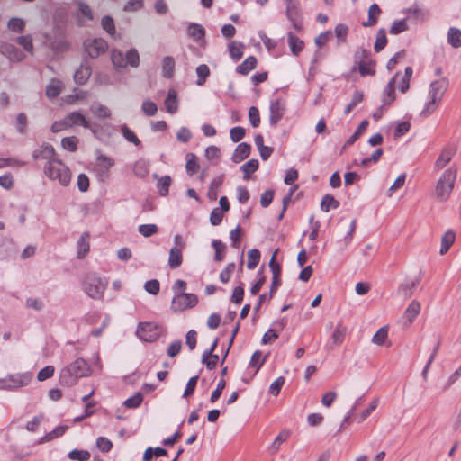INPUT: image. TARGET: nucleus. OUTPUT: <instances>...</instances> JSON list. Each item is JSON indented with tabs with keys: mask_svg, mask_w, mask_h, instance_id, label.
<instances>
[{
	"mask_svg": "<svg viewBox=\"0 0 461 461\" xmlns=\"http://www.w3.org/2000/svg\"><path fill=\"white\" fill-rule=\"evenodd\" d=\"M90 374L91 368L88 363L78 357L60 370L59 383L63 386L70 387L75 385L79 378L88 376Z\"/></svg>",
	"mask_w": 461,
	"mask_h": 461,
	"instance_id": "f257e3e1",
	"label": "nucleus"
},
{
	"mask_svg": "<svg viewBox=\"0 0 461 461\" xmlns=\"http://www.w3.org/2000/svg\"><path fill=\"white\" fill-rule=\"evenodd\" d=\"M457 170L451 167L439 176L434 187V202L444 203L450 198L456 180Z\"/></svg>",
	"mask_w": 461,
	"mask_h": 461,
	"instance_id": "f03ea898",
	"label": "nucleus"
},
{
	"mask_svg": "<svg viewBox=\"0 0 461 461\" xmlns=\"http://www.w3.org/2000/svg\"><path fill=\"white\" fill-rule=\"evenodd\" d=\"M43 172L48 178L58 181L63 186H67L70 183L71 172L59 158L46 163L43 167Z\"/></svg>",
	"mask_w": 461,
	"mask_h": 461,
	"instance_id": "7ed1b4c3",
	"label": "nucleus"
},
{
	"mask_svg": "<svg viewBox=\"0 0 461 461\" xmlns=\"http://www.w3.org/2000/svg\"><path fill=\"white\" fill-rule=\"evenodd\" d=\"M108 282L104 278L100 277L95 273L86 276L83 282V290L94 300H101L104 297Z\"/></svg>",
	"mask_w": 461,
	"mask_h": 461,
	"instance_id": "20e7f679",
	"label": "nucleus"
},
{
	"mask_svg": "<svg viewBox=\"0 0 461 461\" xmlns=\"http://www.w3.org/2000/svg\"><path fill=\"white\" fill-rule=\"evenodd\" d=\"M111 59L117 68H125L127 66L137 68L140 65V55L136 49H130L125 54L119 50H113Z\"/></svg>",
	"mask_w": 461,
	"mask_h": 461,
	"instance_id": "39448f33",
	"label": "nucleus"
},
{
	"mask_svg": "<svg viewBox=\"0 0 461 461\" xmlns=\"http://www.w3.org/2000/svg\"><path fill=\"white\" fill-rule=\"evenodd\" d=\"M32 380V375L28 373L10 375L0 380V389L16 390L26 386Z\"/></svg>",
	"mask_w": 461,
	"mask_h": 461,
	"instance_id": "423d86ee",
	"label": "nucleus"
},
{
	"mask_svg": "<svg viewBox=\"0 0 461 461\" xmlns=\"http://www.w3.org/2000/svg\"><path fill=\"white\" fill-rule=\"evenodd\" d=\"M198 303V297L194 294L178 293L175 294L171 309L173 312H183L187 308H192Z\"/></svg>",
	"mask_w": 461,
	"mask_h": 461,
	"instance_id": "0eeeda50",
	"label": "nucleus"
},
{
	"mask_svg": "<svg viewBox=\"0 0 461 461\" xmlns=\"http://www.w3.org/2000/svg\"><path fill=\"white\" fill-rule=\"evenodd\" d=\"M137 335L144 341L153 342L161 335V328L154 322L140 323L137 329Z\"/></svg>",
	"mask_w": 461,
	"mask_h": 461,
	"instance_id": "6e6552de",
	"label": "nucleus"
},
{
	"mask_svg": "<svg viewBox=\"0 0 461 461\" xmlns=\"http://www.w3.org/2000/svg\"><path fill=\"white\" fill-rule=\"evenodd\" d=\"M84 47L90 58L96 59L106 51L108 45L104 39L95 38L86 40Z\"/></svg>",
	"mask_w": 461,
	"mask_h": 461,
	"instance_id": "1a4fd4ad",
	"label": "nucleus"
},
{
	"mask_svg": "<svg viewBox=\"0 0 461 461\" xmlns=\"http://www.w3.org/2000/svg\"><path fill=\"white\" fill-rule=\"evenodd\" d=\"M43 43L56 53L66 51L69 48V43L65 39L63 31L59 32L55 40H51L50 34H43Z\"/></svg>",
	"mask_w": 461,
	"mask_h": 461,
	"instance_id": "9d476101",
	"label": "nucleus"
},
{
	"mask_svg": "<svg viewBox=\"0 0 461 461\" xmlns=\"http://www.w3.org/2000/svg\"><path fill=\"white\" fill-rule=\"evenodd\" d=\"M32 158L34 159L46 160V163L58 159L54 148L49 143H43L35 149L32 153Z\"/></svg>",
	"mask_w": 461,
	"mask_h": 461,
	"instance_id": "9b49d317",
	"label": "nucleus"
},
{
	"mask_svg": "<svg viewBox=\"0 0 461 461\" xmlns=\"http://www.w3.org/2000/svg\"><path fill=\"white\" fill-rule=\"evenodd\" d=\"M270 116L269 122L272 126H276L277 122L282 119L285 111V104L281 99H276L270 104Z\"/></svg>",
	"mask_w": 461,
	"mask_h": 461,
	"instance_id": "f8f14e48",
	"label": "nucleus"
},
{
	"mask_svg": "<svg viewBox=\"0 0 461 461\" xmlns=\"http://www.w3.org/2000/svg\"><path fill=\"white\" fill-rule=\"evenodd\" d=\"M449 86V80L446 77L434 80V107L438 106Z\"/></svg>",
	"mask_w": 461,
	"mask_h": 461,
	"instance_id": "ddd939ff",
	"label": "nucleus"
},
{
	"mask_svg": "<svg viewBox=\"0 0 461 461\" xmlns=\"http://www.w3.org/2000/svg\"><path fill=\"white\" fill-rule=\"evenodd\" d=\"M1 51L10 61L13 62H20L25 59V54L13 44H4L1 47Z\"/></svg>",
	"mask_w": 461,
	"mask_h": 461,
	"instance_id": "4468645a",
	"label": "nucleus"
},
{
	"mask_svg": "<svg viewBox=\"0 0 461 461\" xmlns=\"http://www.w3.org/2000/svg\"><path fill=\"white\" fill-rule=\"evenodd\" d=\"M456 149L453 145L446 146L440 152L438 159L435 162V166L438 168L444 167L447 163H449L456 154Z\"/></svg>",
	"mask_w": 461,
	"mask_h": 461,
	"instance_id": "2eb2a0df",
	"label": "nucleus"
},
{
	"mask_svg": "<svg viewBox=\"0 0 461 461\" xmlns=\"http://www.w3.org/2000/svg\"><path fill=\"white\" fill-rule=\"evenodd\" d=\"M66 118L69 128L73 126H83L86 129L90 128L89 122L80 112H72L66 115Z\"/></svg>",
	"mask_w": 461,
	"mask_h": 461,
	"instance_id": "dca6fc26",
	"label": "nucleus"
},
{
	"mask_svg": "<svg viewBox=\"0 0 461 461\" xmlns=\"http://www.w3.org/2000/svg\"><path fill=\"white\" fill-rule=\"evenodd\" d=\"M398 76V73L388 82L383 91V104L389 105L395 99V77Z\"/></svg>",
	"mask_w": 461,
	"mask_h": 461,
	"instance_id": "f3484780",
	"label": "nucleus"
},
{
	"mask_svg": "<svg viewBox=\"0 0 461 461\" xmlns=\"http://www.w3.org/2000/svg\"><path fill=\"white\" fill-rule=\"evenodd\" d=\"M153 177L158 180L157 189L161 196H167L168 194L169 186L172 184V179L169 176H158L157 174H153Z\"/></svg>",
	"mask_w": 461,
	"mask_h": 461,
	"instance_id": "a211bd4d",
	"label": "nucleus"
},
{
	"mask_svg": "<svg viewBox=\"0 0 461 461\" xmlns=\"http://www.w3.org/2000/svg\"><path fill=\"white\" fill-rule=\"evenodd\" d=\"M249 154L250 145L246 142H242L236 147L231 159L234 163H240L245 158H247L249 156Z\"/></svg>",
	"mask_w": 461,
	"mask_h": 461,
	"instance_id": "6ab92c4d",
	"label": "nucleus"
},
{
	"mask_svg": "<svg viewBox=\"0 0 461 461\" xmlns=\"http://www.w3.org/2000/svg\"><path fill=\"white\" fill-rule=\"evenodd\" d=\"M92 73L91 68L88 65L81 64L74 74V80L77 85H84L86 83Z\"/></svg>",
	"mask_w": 461,
	"mask_h": 461,
	"instance_id": "aec40b11",
	"label": "nucleus"
},
{
	"mask_svg": "<svg viewBox=\"0 0 461 461\" xmlns=\"http://www.w3.org/2000/svg\"><path fill=\"white\" fill-rule=\"evenodd\" d=\"M290 437V431L287 429H283L274 439L272 444L268 447V451L270 454L275 455L280 449V446L285 442Z\"/></svg>",
	"mask_w": 461,
	"mask_h": 461,
	"instance_id": "412c9836",
	"label": "nucleus"
},
{
	"mask_svg": "<svg viewBox=\"0 0 461 461\" xmlns=\"http://www.w3.org/2000/svg\"><path fill=\"white\" fill-rule=\"evenodd\" d=\"M183 262V253L181 248H171L168 257V266L175 269L181 266Z\"/></svg>",
	"mask_w": 461,
	"mask_h": 461,
	"instance_id": "4be33fe9",
	"label": "nucleus"
},
{
	"mask_svg": "<svg viewBox=\"0 0 461 461\" xmlns=\"http://www.w3.org/2000/svg\"><path fill=\"white\" fill-rule=\"evenodd\" d=\"M165 106L167 113L173 114L178 110L177 104V94L174 89H170L167 93V96L165 99Z\"/></svg>",
	"mask_w": 461,
	"mask_h": 461,
	"instance_id": "5701e85b",
	"label": "nucleus"
},
{
	"mask_svg": "<svg viewBox=\"0 0 461 461\" xmlns=\"http://www.w3.org/2000/svg\"><path fill=\"white\" fill-rule=\"evenodd\" d=\"M89 234L84 232L77 240V258H83L90 249Z\"/></svg>",
	"mask_w": 461,
	"mask_h": 461,
	"instance_id": "b1692460",
	"label": "nucleus"
},
{
	"mask_svg": "<svg viewBox=\"0 0 461 461\" xmlns=\"http://www.w3.org/2000/svg\"><path fill=\"white\" fill-rule=\"evenodd\" d=\"M133 173L137 177H146L149 173V162L145 159L137 160L133 165Z\"/></svg>",
	"mask_w": 461,
	"mask_h": 461,
	"instance_id": "393cba45",
	"label": "nucleus"
},
{
	"mask_svg": "<svg viewBox=\"0 0 461 461\" xmlns=\"http://www.w3.org/2000/svg\"><path fill=\"white\" fill-rule=\"evenodd\" d=\"M288 36V45L292 53L294 56H298L299 53L303 50L304 43L301 41L296 35H294L292 32L287 33Z\"/></svg>",
	"mask_w": 461,
	"mask_h": 461,
	"instance_id": "a878e982",
	"label": "nucleus"
},
{
	"mask_svg": "<svg viewBox=\"0 0 461 461\" xmlns=\"http://www.w3.org/2000/svg\"><path fill=\"white\" fill-rule=\"evenodd\" d=\"M456 240V234L453 230H448L444 233V235L441 238V246L439 249V253L441 255L446 254L450 247L453 245L454 241Z\"/></svg>",
	"mask_w": 461,
	"mask_h": 461,
	"instance_id": "bb28decb",
	"label": "nucleus"
},
{
	"mask_svg": "<svg viewBox=\"0 0 461 461\" xmlns=\"http://www.w3.org/2000/svg\"><path fill=\"white\" fill-rule=\"evenodd\" d=\"M257 62V59L254 56H249L236 68V71L240 75H247L256 68Z\"/></svg>",
	"mask_w": 461,
	"mask_h": 461,
	"instance_id": "cd10ccee",
	"label": "nucleus"
},
{
	"mask_svg": "<svg viewBox=\"0 0 461 461\" xmlns=\"http://www.w3.org/2000/svg\"><path fill=\"white\" fill-rule=\"evenodd\" d=\"M78 11H79V20L81 23H86V22L93 21L94 14L91 7L83 2L77 3Z\"/></svg>",
	"mask_w": 461,
	"mask_h": 461,
	"instance_id": "c85d7f7f",
	"label": "nucleus"
},
{
	"mask_svg": "<svg viewBox=\"0 0 461 461\" xmlns=\"http://www.w3.org/2000/svg\"><path fill=\"white\" fill-rule=\"evenodd\" d=\"M381 14V9L376 4H373L370 5L368 9V19L366 22L362 23L364 27H370L376 23L378 16Z\"/></svg>",
	"mask_w": 461,
	"mask_h": 461,
	"instance_id": "c756f323",
	"label": "nucleus"
},
{
	"mask_svg": "<svg viewBox=\"0 0 461 461\" xmlns=\"http://www.w3.org/2000/svg\"><path fill=\"white\" fill-rule=\"evenodd\" d=\"M359 74L362 77L374 76L375 74V62L370 58L357 65Z\"/></svg>",
	"mask_w": 461,
	"mask_h": 461,
	"instance_id": "7c9ffc66",
	"label": "nucleus"
},
{
	"mask_svg": "<svg viewBox=\"0 0 461 461\" xmlns=\"http://www.w3.org/2000/svg\"><path fill=\"white\" fill-rule=\"evenodd\" d=\"M175 72V60L172 57L167 56L162 60V76L171 78Z\"/></svg>",
	"mask_w": 461,
	"mask_h": 461,
	"instance_id": "2f4dec72",
	"label": "nucleus"
},
{
	"mask_svg": "<svg viewBox=\"0 0 461 461\" xmlns=\"http://www.w3.org/2000/svg\"><path fill=\"white\" fill-rule=\"evenodd\" d=\"M62 83L60 80L53 78L46 86V95L49 98H55L61 93Z\"/></svg>",
	"mask_w": 461,
	"mask_h": 461,
	"instance_id": "473e14b6",
	"label": "nucleus"
},
{
	"mask_svg": "<svg viewBox=\"0 0 461 461\" xmlns=\"http://www.w3.org/2000/svg\"><path fill=\"white\" fill-rule=\"evenodd\" d=\"M409 17H412L416 20H423L429 16V11L425 10L421 5L415 4L407 10Z\"/></svg>",
	"mask_w": 461,
	"mask_h": 461,
	"instance_id": "72a5a7b5",
	"label": "nucleus"
},
{
	"mask_svg": "<svg viewBox=\"0 0 461 461\" xmlns=\"http://www.w3.org/2000/svg\"><path fill=\"white\" fill-rule=\"evenodd\" d=\"M447 42L455 49L461 47V31L451 27L447 32Z\"/></svg>",
	"mask_w": 461,
	"mask_h": 461,
	"instance_id": "f704fd0d",
	"label": "nucleus"
},
{
	"mask_svg": "<svg viewBox=\"0 0 461 461\" xmlns=\"http://www.w3.org/2000/svg\"><path fill=\"white\" fill-rule=\"evenodd\" d=\"M223 183V176L215 177L209 187L207 196L211 201H214L218 197V190Z\"/></svg>",
	"mask_w": 461,
	"mask_h": 461,
	"instance_id": "c9c22d12",
	"label": "nucleus"
},
{
	"mask_svg": "<svg viewBox=\"0 0 461 461\" xmlns=\"http://www.w3.org/2000/svg\"><path fill=\"white\" fill-rule=\"evenodd\" d=\"M420 310V303L416 301L411 302L404 313V319L407 320V322L405 324H410L419 314Z\"/></svg>",
	"mask_w": 461,
	"mask_h": 461,
	"instance_id": "e433bc0d",
	"label": "nucleus"
},
{
	"mask_svg": "<svg viewBox=\"0 0 461 461\" xmlns=\"http://www.w3.org/2000/svg\"><path fill=\"white\" fill-rule=\"evenodd\" d=\"M187 34L194 41H198L204 37L205 30L198 23H191L187 28Z\"/></svg>",
	"mask_w": 461,
	"mask_h": 461,
	"instance_id": "4c0bfd02",
	"label": "nucleus"
},
{
	"mask_svg": "<svg viewBox=\"0 0 461 461\" xmlns=\"http://www.w3.org/2000/svg\"><path fill=\"white\" fill-rule=\"evenodd\" d=\"M258 168V161L257 159H250L240 167L243 172V178L249 180L251 174H253Z\"/></svg>",
	"mask_w": 461,
	"mask_h": 461,
	"instance_id": "58836bf2",
	"label": "nucleus"
},
{
	"mask_svg": "<svg viewBox=\"0 0 461 461\" xmlns=\"http://www.w3.org/2000/svg\"><path fill=\"white\" fill-rule=\"evenodd\" d=\"M114 165V161L110 157L100 155L97 158V166L102 173L107 176L108 170Z\"/></svg>",
	"mask_w": 461,
	"mask_h": 461,
	"instance_id": "ea45409f",
	"label": "nucleus"
},
{
	"mask_svg": "<svg viewBox=\"0 0 461 461\" xmlns=\"http://www.w3.org/2000/svg\"><path fill=\"white\" fill-rule=\"evenodd\" d=\"M339 206V201H337L333 195L331 194H326L323 196L321 203V209L323 212H329L331 208L337 209Z\"/></svg>",
	"mask_w": 461,
	"mask_h": 461,
	"instance_id": "a19ab883",
	"label": "nucleus"
},
{
	"mask_svg": "<svg viewBox=\"0 0 461 461\" xmlns=\"http://www.w3.org/2000/svg\"><path fill=\"white\" fill-rule=\"evenodd\" d=\"M243 43H237L236 41H231L228 45L230 55L235 60L241 59L243 55Z\"/></svg>",
	"mask_w": 461,
	"mask_h": 461,
	"instance_id": "79ce46f5",
	"label": "nucleus"
},
{
	"mask_svg": "<svg viewBox=\"0 0 461 461\" xmlns=\"http://www.w3.org/2000/svg\"><path fill=\"white\" fill-rule=\"evenodd\" d=\"M387 44L386 32L384 29H380L377 32L374 50L375 52H380Z\"/></svg>",
	"mask_w": 461,
	"mask_h": 461,
	"instance_id": "37998d69",
	"label": "nucleus"
},
{
	"mask_svg": "<svg viewBox=\"0 0 461 461\" xmlns=\"http://www.w3.org/2000/svg\"><path fill=\"white\" fill-rule=\"evenodd\" d=\"M101 25L103 30H104L109 35L112 37L115 36L116 30L114 25V21L110 15H105L101 20Z\"/></svg>",
	"mask_w": 461,
	"mask_h": 461,
	"instance_id": "c03bdc74",
	"label": "nucleus"
},
{
	"mask_svg": "<svg viewBox=\"0 0 461 461\" xmlns=\"http://www.w3.org/2000/svg\"><path fill=\"white\" fill-rule=\"evenodd\" d=\"M7 28L14 32H22L25 28V22L22 18H11L7 23Z\"/></svg>",
	"mask_w": 461,
	"mask_h": 461,
	"instance_id": "a18cd8bd",
	"label": "nucleus"
},
{
	"mask_svg": "<svg viewBox=\"0 0 461 461\" xmlns=\"http://www.w3.org/2000/svg\"><path fill=\"white\" fill-rule=\"evenodd\" d=\"M415 287V282L413 280H405L398 288V293L404 298L410 297L412 294V291Z\"/></svg>",
	"mask_w": 461,
	"mask_h": 461,
	"instance_id": "49530a36",
	"label": "nucleus"
},
{
	"mask_svg": "<svg viewBox=\"0 0 461 461\" xmlns=\"http://www.w3.org/2000/svg\"><path fill=\"white\" fill-rule=\"evenodd\" d=\"M16 41L19 45H21L25 51L30 53L31 55H33V43H32V37L31 35H23L19 36L16 39Z\"/></svg>",
	"mask_w": 461,
	"mask_h": 461,
	"instance_id": "de8ad7c7",
	"label": "nucleus"
},
{
	"mask_svg": "<svg viewBox=\"0 0 461 461\" xmlns=\"http://www.w3.org/2000/svg\"><path fill=\"white\" fill-rule=\"evenodd\" d=\"M260 256V251L257 249L249 250L247 267L249 269H254L259 263Z\"/></svg>",
	"mask_w": 461,
	"mask_h": 461,
	"instance_id": "09e8293b",
	"label": "nucleus"
},
{
	"mask_svg": "<svg viewBox=\"0 0 461 461\" xmlns=\"http://www.w3.org/2000/svg\"><path fill=\"white\" fill-rule=\"evenodd\" d=\"M364 94L362 91L356 90L349 104L345 107L344 113L348 114L359 103L362 102Z\"/></svg>",
	"mask_w": 461,
	"mask_h": 461,
	"instance_id": "8fccbe9b",
	"label": "nucleus"
},
{
	"mask_svg": "<svg viewBox=\"0 0 461 461\" xmlns=\"http://www.w3.org/2000/svg\"><path fill=\"white\" fill-rule=\"evenodd\" d=\"M346 332V327L342 326L341 324H339L331 335L333 344L337 346L340 345L344 341Z\"/></svg>",
	"mask_w": 461,
	"mask_h": 461,
	"instance_id": "3c124183",
	"label": "nucleus"
},
{
	"mask_svg": "<svg viewBox=\"0 0 461 461\" xmlns=\"http://www.w3.org/2000/svg\"><path fill=\"white\" fill-rule=\"evenodd\" d=\"M78 138L76 136L65 137L61 140V146L64 149L75 152L77 149Z\"/></svg>",
	"mask_w": 461,
	"mask_h": 461,
	"instance_id": "603ef678",
	"label": "nucleus"
},
{
	"mask_svg": "<svg viewBox=\"0 0 461 461\" xmlns=\"http://www.w3.org/2000/svg\"><path fill=\"white\" fill-rule=\"evenodd\" d=\"M387 337H388V328L385 326L382 327L373 336L372 342L375 345L382 346L384 344Z\"/></svg>",
	"mask_w": 461,
	"mask_h": 461,
	"instance_id": "864d4df0",
	"label": "nucleus"
},
{
	"mask_svg": "<svg viewBox=\"0 0 461 461\" xmlns=\"http://www.w3.org/2000/svg\"><path fill=\"white\" fill-rule=\"evenodd\" d=\"M186 172L189 175H194L199 168V165L196 161V157L194 153H188L186 155V165H185Z\"/></svg>",
	"mask_w": 461,
	"mask_h": 461,
	"instance_id": "5fc2aeb1",
	"label": "nucleus"
},
{
	"mask_svg": "<svg viewBox=\"0 0 461 461\" xmlns=\"http://www.w3.org/2000/svg\"><path fill=\"white\" fill-rule=\"evenodd\" d=\"M121 131H122V136L129 142L133 143L135 146H140V140L138 139L136 134L130 128H128L127 125H125V124L122 125Z\"/></svg>",
	"mask_w": 461,
	"mask_h": 461,
	"instance_id": "6e6d98bb",
	"label": "nucleus"
},
{
	"mask_svg": "<svg viewBox=\"0 0 461 461\" xmlns=\"http://www.w3.org/2000/svg\"><path fill=\"white\" fill-rule=\"evenodd\" d=\"M197 82L198 86H203L210 74V69L207 65L202 64L196 68Z\"/></svg>",
	"mask_w": 461,
	"mask_h": 461,
	"instance_id": "4d7b16f0",
	"label": "nucleus"
},
{
	"mask_svg": "<svg viewBox=\"0 0 461 461\" xmlns=\"http://www.w3.org/2000/svg\"><path fill=\"white\" fill-rule=\"evenodd\" d=\"M265 360H266V357H262V352L259 350H257L253 353V355L250 358L249 366L251 367H254L255 373H257L259 370L260 366L264 364Z\"/></svg>",
	"mask_w": 461,
	"mask_h": 461,
	"instance_id": "13d9d810",
	"label": "nucleus"
},
{
	"mask_svg": "<svg viewBox=\"0 0 461 461\" xmlns=\"http://www.w3.org/2000/svg\"><path fill=\"white\" fill-rule=\"evenodd\" d=\"M367 126H368V121H366V120L363 121L358 125V127L357 128V130L353 133V135L346 141L345 146H350V145L354 144V142L359 138V136L366 131Z\"/></svg>",
	"mask_w": 461,
	"mask_h": 461,
	"instance_id": "bf43d9fd",
	"label": "nucleus"
},
{
	"mask_svg": "<svg viewBox=\"0 0 461 461\" xmlns=\"http://www.w3.org/2000/svg\"><path fill=\"white\" fill-rule=\"evenodd\" d=\"M371 58V52L362 47L357 48L354 53V62L356 65L360 64Z\"/></svg>",
	"mask_w": 461,
	"mask_h": 461,
	"instance_id": "052dcab7",
	"label": "nucleus"
},
{
	"mask_svg": "<svg viewBox=\"0 0 461 461\" xmlns=\"http://www.w3.org/2000/svg\"><path fill=\"white\" fill-rule=\"evenodd\" d=\"M286 5V15L290 21H294V17H297L299 14L298 1H289Z\"/></svg>",
	"mask_w": 461,
	"mask_h": 461,
	"instance_id": "680f3d73",
	"label": "nucleus"
},
{
	"mask_svg": "<svg viewBox=\"0 0 461 461\" xmlns=\"http://www.w3.org/2000/svg\"><path fill=\"white\" fill-rule=\"evenodd\" d=\"M68 457L72 460L87 461L90 458V453L86 450L74 449L68 453Z\"/></svg>",
	"mask_w": 461,
	"mask_h": 461,
	"instance_id": "e2e57ef3",
	"label": "nucleus"
},
{
	"mask_svg": "<svg viewBox=\"0 0 461 461\" xmlns=\"http://www.w3.org/2000/svg\"><path fill=\"white\" fill-rule=\"evenodd\" d=\"M212 247L215 249V259L217 261H222L224 258L226 246L219 240L212 241Z\"/></svg>",
	"mask_w": 461,
	"mask_h": 461,
	"instance_id": "0e129e2a",
	"label": "nucleus"
},
{
	"mask_svg": "<svg viewBox=\"0 0 461 461\" xmlns=\"http://www.w3.org/2000/svg\"><path fill=\"white\" fill-rule=\"evenodd\" d=\"M249 120L252 127H258L260 124V113L256 106H251L249 109Z\"/></svg>",
	"mask_w": 461,
	"mask_h": 461,
	"instance_id": "69168bd1",
	"label": "nucleus"
},
{
	"mask_svg": "<svg viewBox=\"0 0 461 461\" xmlns=\"http://www.w3.org/2000/svg\"><path fill=\"white\" fill-rule=\"evenodd\" d=\"M144 289L147 293L157 295L159 293L160 284L157 279H151L144 284Z\"/></svg>",
	"mask_w": 461,
	"mask_h": 461,
	"instance_id": "338daca9",
	"label": "nucleus"
},
{
	"mask_svg": "<svg viewBox=\"0 0 461 461\" xmlns=\"http://www.w3.org/2000/svg\"><path fill=\"white\" fill-rule=\"evenodd\" d=\"M143 401V396L140 393H136L133 396L128 398L124 402V406L127 408H137Z\"/></svg>",
	"mask_w": 461,
	"mask_h": 461,
	"instance_id": "774afa93",
	"label": "nucleus"
}]
</instances>
